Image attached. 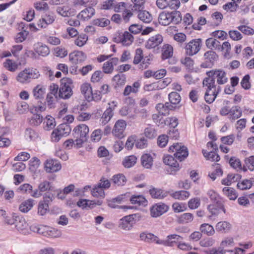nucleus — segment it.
<instances>
[{
  "mask_svg": "<svg viewBox=\"0 0 254 254\" xmlns=\"http://www.w3.org/2000/svg\"><path fill=\"white\" fill-rule=\"evenodd\" d=\"M111 181L115 186H123L126 184L127 180L123 174L119 173L114 175L112 177Z\"/></svg>",
  "mask_w": 254,
  "mask_h": 254,
  "instance_id": "nucleus-35",
  "label": "nucleus"
},
{
  "mask_svg": "<svg viewBox=\"0 0 254 254\" xmlns=\"http://www.w3.org/2000/svg\"><path fill=\"white\" fill-rule=\"evenodd\" d=\"M200 231L201 233L207 235L208 236H212L215 233V230L213 227L208 223H203L200 226Z\"/></svg>",
  "mask_w": 254,
  "mask_h": 254,
  "instance_id": "nucleus-54",
  "label": "nucleus"
},
{
  "mask_svg": "<svg viewBox=\"0 0 254 254\" xmlns=\"http://www.w3.org/2000/svg\"><path fill=\"white\" fill-rule=\"evenodd\" d=\"M171 23L174 24L180 23L182 20L181 13L179 11H173L170 12Z\"/></svg>",
  "mask_w": 254,
  "mask_h": 254,
  "instance_id": "nucleus-62",
  "label": "nucleus"
},
{
  "mask_svg": "<svg viewBox=\"0 0 254 254\" xmlns=\"http://www.w3.org/2000/svg\"><path fill=\"white\" fill-rule=\"evenodd\" d=\"M25 69V70H27V74L30 82L31 79H38L40 76V72L37 68L28 67Z\"/></svg>",
  "mask_w": 254,
  "mask_h": 254,
  "instance_id": "nucleus-59",
  "label": "nucleus"
},
{
  "mask_svg": "<svg viewBox=\"0 0 254 254\" xmlns=\"http://www.w3.org/2000/svg\"><path fill=\"white\" fill-rule=\"evenodd\" d=\"M7 223L10 225L15 223L16 229L20 232H23L28 228V224L25 219L19 216L15 217V222H14L13 219H11L7 220Z\"/></svg>",
  "mask_w": 254,
  "mask_h": 254,
  "instance_id": "nucleus-19",
  "label": "nucleus"
},
{
  "mask_svg": "<svg viewBox=\"0 0 254 254\" xmlns=\"http://www.w3.org/2000/svg\"><path fill=\"white\" fill-rule=\"evenodd\" d=\"M129 200L130 203L134 205L133 207L135 209H139L141 207H144L147 205L148 201L142 195H133L129 196ZM122 208L124 209H132V206H122Z\"/></svg>",
  "mask_w": 254,
  "mask_h": 254,
  "instance_id": "nucleus-7",
  "label": "nucleus"
},
{
  "mask_svg": "<svg viewBox=\"0 0 254 254\" xmlns=\"http://www.w3.org/2000/svg\"><path fill=\"white\" fill-rule=\"evenodd\" d=\"M169 152H174V156L180 161L184 160L188 156L187 148L179 143H174L169 148Z\"/></svg>",
  "mask_w": 254,
  "mask_h": 254,
  "instance_id": "nucleus-6",
  "label": "nucleus"
},
{
  "mask_svg": "<svg viewBox=\"0 0 254 254\" xmlns=\"http://www.w3.org/2000/svg\"><path fill=\"white\" fill-rule=\"evenodd\" d=\"M169 210V206L164 203H158L150 208V215L153 217H159Z\"/></svg>",
  "mask_w": 254,
  "mask_h": 254,
  "instance_id": "nucleus-14",
  "label": "nucleus"
},
{
  "mask_svg": "<svg viewBox=\"0 0 254 254\" xmlns=\"http://www.w3.org/2000/svg\"><path fill=\"white\" fill-rule=\"evenodd\" d=\"M55 20V16L53 13H49L46 14L39 20L37 25L40 28H46L48 25L53 23Z\"/></svg>",
  "mask_w": 254,
  "mask_h": 254,
  "instance_id": "nucleus-22",
  "label": "nucleus"
},
{
  "mask_svg": "<svg viewBox=\"0 0 254 254\" xmlns=\"http://www.w3.org/2000/svg\"><path fill=\"white\" fill-rule=\"evenodd\" d=\"M163 163L169 166L174 171L180 169V165L175 157L170 155H165L163 158Z\"/></svg>",
  "mask_w": 254,
  "mask_h": 254,
  "instance_id": "nucleus-25",
  "label": "nucleus"
},
{
  "mask_svg": "<svg viewBox=\"0 0 254 254\" xmlns=\"http://www.w3.org/2000/svg\"><path fill=\"white\" fill-rule=\"evenodd\" d=\"M202 87L205 91L204 100L208 104L212 103L221 91V87L217 86L212 80L209 79H203Z\"/></svg>",
  "mask_w": 254,
  "mask_h": 254,
  "instance_id": "nucleus-1",
  "label": "nucleus"
},
{
  "mask_svg": "<svg viewBox=\"0 0 254 254\" xmlns=\"http://www.w3.org/2000/svg\"><path fill=\"white\" fill-rule=\"evenodd\" d=\"M212 168L213 171L209 173L208 176L213 180H215L217 177H221L223 175V170L220 164H214L212 165Z\"/></svg>",
  "mask_w": 254,
  "mask_h": 254,
  "instance_id": "nucleus-33",
  "label": "nucleus"
},
{
  "mask_svg": "<svg viewBox=\"0 0 254 254\" xmlns=\"http://www.w3.org/2000/svg\"><path fill=\"white\" fill-rule=\"evenodd\" d=\"M242 116V110L240 106H235L230 109L229 119L231 121H234Z\"/></svg>",
  "mask_w": 254,
  "mask_h": 254,
  "instance_id": "nucleus-34",
  "label": "nucleus"
},
{
  "mask_svg": "<svg viewBox=\"0 0 254 254\" xmlns=\"http://www.w3.org/2000/svg\"><path fill=\"white\" fill-rule=\"evenodd\" d=\"M175 107L171 105L169 103L166 102L165 104L158 103L156 106V109L158 113L163 116H166L169 113L170 110H173Z\"/></svg>",
  "mask_w": 254,
  "mask_h": 254,
  "instance_id": "nucleus-26",
  "label": "nucleus"
},
{
  "mask_svg": "<svg viewBox=\"0 0 254 254\" xmlns=\"http://www.w3.org/2000/svg\"><path fill=\"white\" fill-rule=\"evenodd\" d=\"M169 100L170 101V104L171 105H173L176 107V105L178 104L181 100V97L180 94L176 92H171L169 95Z\"/></svg>",
  "mask_w": 254,
  "mask_h": 254,
  "instance_id": "nucleus-60",
  "label": "nucleus"
},
{
  "mask_svg": "<svg viewBox=\"0 0 254 254\" xmlns=\"http://www.w3.org/2000/svg\"><path fill=\"white\" fill-rule=\"evenodd\" d=\"M143 52L141 48H137L134 53L133 64L134 65L140 64L143 58Z\"/></svg>",
  "mask_w": 254,
  "mask_h": 254,
  "instance_id": "nucleus-63",
  "label": "nucleus"
},
{
  "mask_svg": "<svg viewBox=\"0 0 254 254\" xmlns=\"http://www.w3.org/2000/svg\"><path fill=\"white\" fill-rule=\"evenodd\" d=\"M95 14V9L89 6L81 11L77 16L78 19L82 21H87L90 19Z\"/></svg>",
  "mask_w": 254,
  "mask_h": 254,
  "instance_id": "nucleus-24",
  "label": "nucleus"
},
{
  "mask_svg": "<svg viewBox=\"0 0 254 254\" xmlns=\"http://www.w3.org/2000/svg\"><path fill=\"white\" fill-rule=\"evenodd\" d=\"M142 165L146 169H150L153 165V158L149 154H144L141 157Z\"/></svg>",
  "mask_w": 254,
  "mask_h": 254,
  "instance_id": "nucleus-43",
  "label": "nucleus"
},
{
  "mask_svg": "<svg viewBox=\"0 0 254 254\" xmlns=\"http://www.w3.org/2000/svg\"><path fill=\"white\" fill-rule=\"evenodd\" d=\"M234 246V242L233 238L227 237L223 240L220 244L221 250H231L230 248Z\"/></svg>",
  "mask_w": 254,
  "mask_h": 254,
  "instance_id": "nucleus-55",
  "label": "nucleus"
},
{
  "mask_svg": "<svg viewBox=\"0 0 254 254\" xmlns=\"http://www.w3.org/2000/svg\"><path fill=\"white\" fill-rule=\"evenodd\" d=\"M58 131L63 135L66 136L68 135L71 131V128L69 125L66 124H61L58 126L57 128Z\"/></svg>",
  "mask_w": 254,
  "mask_h": 254,
  "instance_id": "nucleus-64",
  "label": "nucleus"
},
{
  "mask_svg": "<svg viewBox=\"0 0 254 254\" xmlns=\"http://www.w3.org/2000/svg\"><path fill=\"white\" fill-rule=\"evenodd\" d=\"M163 42V37L160 34H157L150 37L146 41L145 47L147 49H154L158 47Z\"/></svg>",
  "mask_w": 254,
  "mask_h": 254,
  "instance_id": "nucleus-18",
  "label": "nucleus"
},
{
  "mask_svg": "<svg viewBox=\"0 0 254 254\" xmlns=\"http://www.w3.org/2000/svg\"><path fill=\"white\" fill-rule=\"evenodd\" d=\"M222 209L223 212L225 213V209L223 206H219L216 204H209L207 206V210L211 214L208 216L210 219L213 216L217 215L220 213V210Z\"/></svg>",
  "mask_w": 254,
  "mask_h": 254,
  "instance_id": "nucleus-52",
  "label": "nucleus"
},
{
  "mask_svg": "<svg viewBox=\"0 0 254 254\" xmlns=\"http://www.w3.org/2000/svg\"><path fill=\"white\" fill-rule=\"evenodd\" d=\"M153 60V55L149 54L148 56H143V59L138 65V68L141 70L147 68Z\"/></svg>",
  "mask_w": 254,
  "mask_h": 254,
  "instance_id": "nucleus-56",
  "label": "nucleus"
},
{
  "mask_svg": "<svg viewBox=\"0 0 254 254\" xmlns=\"http://www.w3.org/2000/svg\"><path fill=\"white\" fill-rule=\"evenodd\" d=\"M3 66L8 71L15 72L18 68V64L14 61L7 59L3 63Z\"/></svg>",
  "mask_w": 254,
  "mask_h": 254,
  "instance_id": "nucleus-36",
  "label": "nucleus"
},
{
  "mask_svg": "<svg viewBox=\"0 0 254 254\" xmlns=\"http://www.w3.org/2000/svg\"><path fill=\"white\" fill-rule=\"evenodd\" d=\"M240 176L238 174H229L227 177L221 180V184L225 186H230L233 183L237 181Z\"/></svg>",
  "mask_w": 254,
  "mask_h": 254,
  "instance_id": "nucleus-42",
  "label": "nucleus"
},
{
  "mask_svg": "<svg viewBox=\"0 0 254 254\" xmlns=\"http://www.w3.org/2000/svg\"><path fill=\"white\" fill-rule=\"evenodd\" d=\"M80 90L82 95L87 100L92 91V87L90 83L84 82L82 83L80 87Z\"/></svg>",
  "mask_w": 254,
  "mask_h": 254,
  "instance_id": "nucleus-41",
  "label": "nucleus"
},
{
  "mask_svg": "<svg viewBox=\"0 0 254 254\" xmlns=\"http://www.w3.org/2000/svg\"><path fill=\"white\" fill-rule=\"evenodd\" d=\"M114 41L117 43H121L123 46H128L130 45L134 40L132 34L128 31H117L114 36Z\"/></svg>",
  "mask_w": 254,
  "mask_h": 254,
  "instance_id": "nucleus-5",
  "label": "nucleus"
},
{
  "mask_svg": "<svg viewBox=\"0 0 254 254\" xmlns=\"http://www.w3.org/2000/svg\"><path fill=\"white\" fill-rule=\"evenodd\" d=\"M46 93V87L42 84H37L32 90V94L35 99H41Z\"/></svg>",
  "mask_w": 254,
  "mask_h": 254,
  "instance_id": "nucleus-27",
  "label": "nucleus"
},
{
  "mask_svg": "<svg viewBox=\"0 0 254 254\" xmlns=\"http://www.w3.org/2000/svg\"><path fill=\"white\" fill-rule=\"evenodd\" d=\"M136 160L137 158L134 155L127 156L123 161V165L126 168H130L135 165Z\"/></svg>",
  "mask_w": 254,
  "mask_h": 254,
  "instance_id": "nucleus-61",
  "label": "nucleus"
},
{
  "mask_svg": "<svg viewBox=\"0 0 254 254\" xmlns=\"http://www.w3.org/2000/svg\"><path fill=\"white\" fill-rule=\"evenodd\" d=\"M77 205L82 209H91L95 206V201L86 199H80L77 202Z\"/></svg>",
  "mask_w": 254,
  "mask_h": 254,
  "instance_id": "nucleus-49",
  "label": "nucleus"
},
{
  "mask_svg": "<svg viewBox=\"0 0 254 254\" xmlns=\"http://www.w3.org/2000/svg\"><path fill=\"white\" fill-rule=\"evenodd\" d=\"M43 125L46 130H50L54 128L56 126V121L54 118L51 115H47L44 119Z\"/></svg>",
  "mask_w": 254,
  "mask_h": 254,
  "instance_id": "nucleus-51",
  "label": "nucleus"
},
{
  "mask_svg": "<svg viewBox=\"0 0 254 254\" xmlns=\"http://www.w3.org/2000/svg\"><path fill=\"white\" fill-rule=\"evenodd\" d=\"M60 163L53 159H48L45 163V170L47 173H54L61 169Z\"/></svg>",
  "mask_w": 254,
  "mask_h": 254,
  "instance_id": "nucleus-16",
  "label": "nucleus"
},
{
  "mask_svg": "<svg viewBox=\"0 0 254 254\" xmlns=\"http://www.w3.org/2000/svg\"><path fill=\"white\" fill-rule=\"evenodd\" d=\"M170 195L175 199L184 200L189 197L190 193L186 190H179L171 192Z\"/></svg>",
  "mask_w": 254,
  "mask_h": 254,
  "instance_id": "nucleus-39",
  "label": "nucleus"
},
{
  "mask_svg": "<svg viewBox=\"0 0 254 254\" xmlns=\"http://www.w3.org/2000/svg\"><path fill=\"white\" fill-rule=\"evenodd\" d=\"M113 81L115 83V87H121L125 85L127 81L126 76L124 74H117L113 78Z\"/></svg>",
  "mask_w": 254,
  "mask_h": 254,
  "instance_id": "nucleus-45",
  "label": "nucleus"
},
{
  "mask_svg": "<svg viewBox=\"0 0 254 254\" xmlns=\"http://www.w3.org/2000/svg\"><path fill=\"white\" fill-rule=\"evenodd\" d=\"M72 80L68 77H64L61 79L59 91V97L63 99H68L72 95Z\"/></svg>",
  "mask_w": 254,
  "mask_h": 254,
  "instance_id": "nucleus-3",
  "label": "nucleus"
},
{
  "mask_svg": "<svg viewBox=\"0 0 254 254\" xmlns=\"http://www.w3.org/2000/svg\"><path fill=\"white\" fill-rule=\"evenodd\" d=\"M127 127V123L124 120H119L115 124L112 130L113 135L119 138L122 139L125 136V130Z\"/></svg>",
  "mask_w": 254,
  "mask_h": 254,
  "instance_id": "nucleus-11",
  "label": "nucleus"
},
{
  "mask_svg": "<svg viewBox=\"0 0 254 254\" xmlns=\"http://www.w3.org/2000/svg\"><path fill=\"white\" fill-rule=\"evenodd\" d=\"M173 48L169 44H165L162 49L161 58L163 60L168 59L173 56Z\"/></svg>",
  "mask_w": 254,
  "mask_h": 254,
  "instance_id": "nucleus-37",
  "label": "nucleus"
},
{
  "mask_svg": "<svg viewBox=\"0 0 254 254\" xmlns=\"http://www.w3.org/2000/svg\"><path fill=\"white\" fill-rule=\"evenodd\" d=\"M170 12H162L159 15L158 22L164 26H167L171 23Z\"/></svg>",
  "mask_w": 254,
  "mask_h": 254,
  "instance_id": "nucleus-48",
  "label": "nucleus"
},
{
  "mask_svg": "<svg viewBox=\"0 0 254 254\" xmlns=\"http://www.w3.org/2000/svg\"><path fill=\"white\" fill-rule=\"evenodd\" d=\"M222 192L224 195L230 200H234L238 197V194L236 190L231 187H224L222 189Z\"/></svg>",
  "mask_w": 254,
  "mask_h": 254,
  "instance_id": "nucleus-38",
  "label": "nucleus"
},
{
  "mask_svg": "<svg viewBox=\"0 0 254 254\" xmlns=\"http://www.w3.org/2000/svg\"><path fill=\"white\" fill-rule=\"evenodd\" d=\"M136 214H133L126 216L121 219L120 227L122 229L126 230H129L135 223V218L136 217Z\"/></svg>",
  "mask_w": 254,
  "mask_h": 254,
  "instance_id": "nucleus-15",
  "label": "nucleus"
},
{
  "mask_svg": "<svg viewBox=\"0 0 254 254\" xmlns=\"http://www.w3.org/2000/svg\"><path fill=\"white\" fill-rule=\"evenodd\" d=\"M231 227L230 223L224 221L217 223L215 226V228L217 232L226 233L230 229Z\"/></svg>",
  "mask_w": 254,
  "mask_h": 254,
  "instance_id": "nucleus-53",
  "label": "nucleus"
},
{
  "mask_svg": "<svg viewBox=\"0 0 254 254\" xmlns=\"http://www.w3.org/2000/svg\"><path fill=\"white\" fill-rule=\"evenodd\" d=\"M119 63L118 58H112L105 62L102 66L103 72L106 74H111L114 69V66L117 65Z\"/></svg>",
  "mask_w": 254,
  "mask_h": 254,
  "instance_id": "nucleus-20",
  "label": "nucleus"
},
{
  "mask_svg": "<svg viewBox=\"0 0 254 254\" xmlns=\"http://www.w3.org/2000/svg\"><path fill=\"white\" fill-rule=\"evenodd\" d=\"M141 87V82L138 80L133 83L131 85H127L123 91V95L125 96H128L131 94H137Z\"/></svg>",
  "mask_w": 254,
  "mask_h": 254,
  "instance_id": "nucleus-23",
  "label": "nucleus"
},
{
  "mask_svg": "<svg viewBox=\"0 0 254 254\" xmlns=\"http://www.w3.org/2000/svg\"><path fill=\"white\" fill-rule=\"evenodd\" d=\"M183 238L177 234H171L167 236L166 240H161L158 242L159 245H162L166 247H174L178 245L182 241Z\"/></svg>",
  "mask_w": 254,
  "mask_h": 254,
  "instance_id": "nucleus-13",
  "label": "nucleus"
},
{
  "mask_svg": "<svg viewBox=\"0 0 254 254\" xmlns=\"http://www.w3.org/2000/svg\"><path fill=\"white\" fill-rule=\"evenodd\" d=\"M34 200L31 198L24 200L19 206V210L23 213H27L30 211L34 206Z\"/></svg>",
  "mask_w": 254,
  "mask_h": 254,
  "instance_id": "nucleus-32",
  "label": "nucleus"
},
{
  "mask_svg": "<svg viewBox=\"0 0 254 254\" xmlns=\"http://www.w3.org/2000/svg\"><path fill=\"white\" fill-rule=\"evenodd\" d=\"M201 46V40L195 39L188 43L185 47L186 53L188 55L193 56L197 54L200 50Z\"/></svg>",
  "mask_w": 254,
  "mask_h": 254,
  "instance_id": "nucleus-10",
  "label": "nucleus"
},
{
  "mask_svg": "<svg viewBox=\"0 0 254 254\" xmlns=\"http://www.w3.org/2000/svg\"><path fill=\"white\" fill-rule=\"evenodd\" d=\"M85 53L82 51L74 50L70 53L68 56L69 61L73 64H81L87 59Z\"/></svg>",
  "mask_w": 254,
  "mask_h": 254,
  "instance_id": "nucleus-9",
  "label": "nucleus"
},
{
  "mask_svg": "<svg viewBox=\"0 0 254 254\" xmlns=\"http://www.w3.org/2000/svg\"><path fill=\"white\" fill-rule=\"evenodd\" d=\"M137 17L141 21L146 23H150L153 19L152 15L146 10H139Z\"/></svg>",
  "mask_w": 254,
  "mask_h": 254,
  "instance_id": "nucleus-44",
  "label": "nucleus"
},
{
  "mask_svg": "<svg viewBox=\"0 0 254 254\" xmlns=\"http://www.w3.org/2000/svg\"><path fill=\"white\" fill-rule=\"evenodd\" d=\"M37 232L48 237H56L57 236V231L46 226H41L38 229Z\"/></svg>",
  "mask_w": 254,
  "mask_h": 254,
  "instance_id": "nucleus-28",
  "label": "nucleus"
},
{
  "mask_svg": "<svg viewBox=\"0 0 254 254\" xmlns=\"http://www.w3.org/2000/svg\"><path fill=\"white\" fill-rule=\"evenodd\" d=\"M207 76L205 79L212 80L215 83V80L218 86L224 85L228 81L227 73L222 69H215L206 72Z\"/></svg>",
  "mask_w": 254,
  "mask_h": 254,
  "instance_id": "nucleus-4",
  "label": "nucleus"
},
{
  "mask_svg": "<svg viewBox=\"0 0 254 254\" xmlns=\"http://www.w3.org/2000/svg\"><path fill=\"white\" fill-rule=\"evenodd\" d=\"M140 239L141 240L144 241L146 242H154L157 244H159L158 242L161 241V240H160L156 236L152 233L146 232L141 233L140 234Z\"/></svg>",
  "mask_w": 254,
  "mask_h": 254,
  "instance_id": "nucleus-31",
  "label": "nucleus"
},
{
  "mask_svg": "<svg viewBox=\"0 0 254 254\" xmlns=\"http://www.w3.org/2000/svg\"><path fill=\"white\" fill-rule=\"evenodd\" d=\"M27 70L24 69L18 73L16 77V80L17 82L21 84H27L30 82L27 74Z\"/></svg>",
  "mask_w": 254,
  "mask_h": 254,
  "instance_id": "nucleus-57",
  "label": "nucleus"
},
{
  "mask_svg": "<svg viewBox=\"0 0 254 254\" xmlns=\"http://www.w3.org/2000/svg\"><path fill=\"white\" fill-rule=\"evenodd\" d=\"M104 77V73L103 71L98 70L95 71L91 75L90 81L93 83H98L102 80Z\"/></svg>",
  "mask_w": 254,
  "mask_h": 254,
  "instance_id": "nucleus-58",
  "label": "nucleus"
},
{
  "mask_svg": "<svg viewBox=\"0 0 254 254\" xmlns=\"http://www.w3.org/2000/svg\"><path fill=\"white\" fill-rule=\"evenodd\" d=\"M126 3L124 2H118L115 0H107L102 2L100 8L103 10H110L114 9L116 12H120L122 8L126 7Z\"/></svg>",
  "mask_w": 254,
  "mask_h": 254,
  "instance_id": "nucleus-8",
  "label": "nucleus"
},
{
  "mask_svg": "<svg viewBox=\"0 0 254 254\" xmlns=\"http://www.w3.org/2000/svg\"><path fill=\"white\" fill-rule=\"evenodd\" d=\"M50 201H52V198L50 195H45L43 199L39 202L38 207V213L40 215H45L49 211V203Z\"/></svg>",
  "mask_w": 254,
  "mask_h": 254,
  "instance_id": "nucleus-17",
  "label": "nucleus"
},
{
  "mask_svg": "<svg viewBox=\"0 0 254 254\" xmlns=\"http://www.w3.org/2000/svg\"><path fill=\"white\" fill-rule=\"evenodd\" d=\"M218 150H213L212 151H207L206 150L203 149L202 153L207 160L211 162H218L220 160V157L218 154Z\"/></svg>",
  "mask_w": 254,
  "mask_h": 254,
  "instance_id": "nucleus-29",
  "label": "nucleus"
},
{
  "mask_svg": "<svg viewBox=\"0 0 254 254\" xmlns=\"http://www.w3.org/2000/svg\"><path fill=\"white\" fill-rule=\"evenodd\" d=\"M89 129L88 127L85 124H79L76 126L73 130L74 136L75 139L76 148H80L83 143L87 141Z\"/></svg>",
  "mask_w": 254,
  "mask_h": 254,
  "instance_id": "nucleus-2",
  "label": "nucleus"
},
{
  "mask_svg": "<svg viewBox=\"0 0 254 254\" xmlns=\"http://www.w3.org/2000/svg\"><path fill=\"white\" fill-rule=\"evenodd\" d=\"M149 193L152 198L157 199H163L169 194V192L155 188L150 189Z\"/></svg>",
  "mask_w": 254,
  "mask_h": 254,
  "instance_id": "nucleus-30",
  "label": "nucleus"
},
{
  "mask_svg": "<svg viewBox=\"0 0 254 254\" xmlns=\"http://www.w3.org/2000/svg\"><path fill=\"white\" fill-rule=\"evenodd\" d=\"M218 56L213 51H208L204 54V62L201 63L200 66L202 68L211 67L215 61L217 60Z\"/></svg>",
  "mask_w": 254,
  "mask_h": 254,
  "instance_id": "nucleus-12",
  "label": "nucleus"
},
{
  "mask_svg": "<svg viewBox=\"0 0 254 254\" xmlns=\"http://www.w3.org/2000/svg\"><path fill=\"white\" fill-rule=\"evenodd\" d=\"M34 52L39 56L46 57L50 54V49L48 46L41 42H37L34 45Z\"/></svg>",
  "mask_w": 254,
  "mask_h": 254,
  "instance_id": "nucleus-21",
  "label": "nucleus"
},
{
  "mask_svg": "<svg viewBox=\"0 0 254 254\" xmlns=\"http://www.w3.org/2000/svg\"><path fill=\"white\" fill-rule=\"evenodd\" d=\"M206 46L209 49L213 50H218L220 48V42L216 39L209 38L205 41Z\"/></svg>",
  "mask_w": 254,
  "mask_h": 254,
  "instance_id": "nucleus-50",
  "label": "nucleus"
},
{
  "mask_svg": "<svg viewBox=\"0 0 254 254\" xmlns=\"http://www.w3.org/2000/svg\"><path fill=\"white\" fill-rule=\"evenodd\" d=\"M242 170L244 172H247L248 170L250 171L254 170V155L245 159V164L243 166Z\"/></svg>",
  "mask_w": 254,
  "mask_h": 254,
  "instance_id": "nucleus-47",
  "label": "nucleus"
},
{
  "mask_svg": "<svg viewBox=\"0 0 254 254\" xmlns=\"http://www.w3.org/2000/svg\"><path fill=\"white\" fill-rule=\"evenodd\" d=\"M88 40V36L84 33L79 35L74 40V44L78 47H82L85 46Z\"/></svg>",
  "mask_w": 254,
  "mask_h": 254,
  "instance_id": "nucleus-40",
  "label": "nucleus"
},
{
  "mask_svg": "<svg viewBox=\"0 0 254 254\" xmlns=\"http://www.w3.org/2000/svg\"><path fill=\"white\" fill-rule=\"evenodd\" d=\"M242 170L244 172H247L248 170L250 171L254 170V155L245 159V164L243 166Z\"/></svg>",
  "mask_w": 254,
  "mask_h": 254,
  "instance_id": "nucleus-46",
  "label": "nucleus"
}]
</instances>
